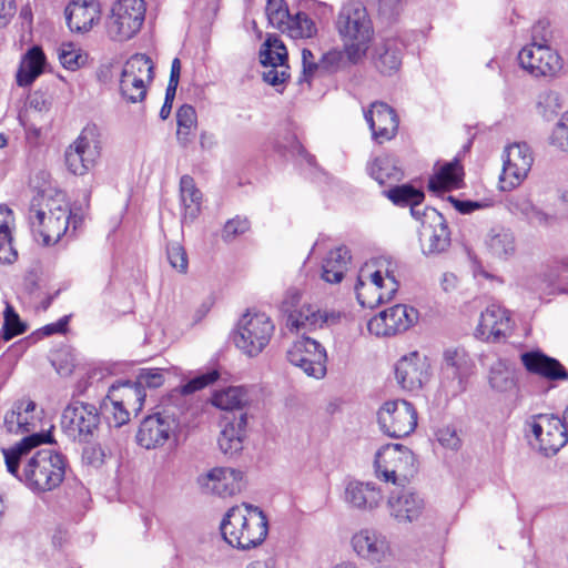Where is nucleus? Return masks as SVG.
<instances>
[{
    "mask_svg": "<svg viewBox=\"0 0 568 568\" xmlns=\"http://www.w3.org/2000/svg\"><path fill=\"white\" fill-rule=\"evenodd\" d=\"M53 442L50 432L32 433L3 450L7 470L36 494L54 490L65 478L69 468L65 455L50 448L32 453L40 445Z\"/></svg>",
    "mask_w": 568,
    "mask_h": 568,
    "instance_id": "obj_1",
    "label": "nucleus"
},
{
    "mask_svg": "<svg viewBox=\"0 0 568 568\" xmlns=\"http://www.w3.org/2000/svg\"><path fill=\"white\" fill-rule=\"evenodd\" d=\"M220 529L230 546L242 550L251 549L266 538L267 518L258 507L243 504L227 510Z\"/></svg>",
    "mask_w": 568,
    "mask_h": 568,
    "instance_id": "obj_2",
    "label": "nucleus"
},
{
    "mask_svg": "<svg viewBox=\"0 0 568 568\" xmlns=\"http://www.w3.org/2000/svg\"><path fill=\"white\" fill-rule=\"evenodd\" d=\"M336 28L345 44L351 47L352 58L362 60L374 36L366 8L358 1L345 3L338 12Z\"/></svg>",
    "mask_w": 568,
    "mask_h": 568,
    "instance_id": "obj_3",
    "label": "nucleus"
},
{
    "mask_svg": "<svg viewBox=\"0 0 568 568\" xmlns=\"http://www.w3.org/2000/svg\"><path fill=\"white\" fill-rule=\"evenodd\" d=\"M302 294L300 290L291 287L286 291L281 303V311L287 315L286 325L291 329L313 331L336 324L341 315L334 311H322L316 305H301Z\"/></svg>",
    "mask_w": 568,
    "mask_h": 568,
    "instance_id": "obj_4",
    "label": "nucleus"
},
{
    "mask_svg": "<svg viewBox=\"0 0 568 568\" xmlns=\"http://www.w3.org/2000/svg\"><path fill=\"white\" fill-rule=\"evenodd\" d=\"M100 424L101 416L97 406L81 400L71 402L60 419L62 433L80 444L92 443L98 437Z\"/></svg>",
    "mask_w": 568,
    "mask_h": 568,
    "instance_id": "obj_5",
    "label": "nucleus"
},
{
    "mask_svg": "<svg viewBox=\"0 0 568 568\" xmlns=\"http://www.w3.org/2000/svg\"><path fill=\"white\" fill-rule=\"evenodd\" d=\"M44 196L38 194L31 200L29 224L33 233L42 237L43 245L58 243L70 225V212L67 205L50 206L47 212L42 202Z\"/></svg>",
    "mask_w": 568,
    "mask_h": 568,
    "instance_id": "obj_6",
    "label": "nucleus"
},
{
    "mask_svg": "<svg viewBox=\"0 0 568 568\" xmlns=\"http://www.w3.org/2000/svg\"><path fill=\"white\" fill-rule=\"evenodd\" d=\"M374 466L378 478L396 484L414 475L415 455L402 444H387L377 450Z\"/></svg>",
    "mask_w": 568,
    "mask_h": 568,
    "instance_id": "obj_7",
    "label": "nucleus"
},
{
    "mask_svg": "<svg viewBox=\"0 0 568 568\" xmlns=\"http://www.w3.org/2000/svg\"><path fill=\"white\" fill-rule=\"evenodd\" d=\"M144 0H118L106 18L108 36L114 41H125L135 36L145 18Z\"/></svg>",
    "mask_w": 568,
    "mask_h": 568,
    "instance_id": "obj_8",
    "label": "nucleus"
},
{
    "mask_svg": "<svg viewBox=\"0 0 568 568\" xmlns=\"http://www.w3.org/2000/svg\"><path fill=\"white\" fill-rule=\"evenodd\" d=\"M180 427L179 415L171 408L145 416L140 423L135 439L145 449L162 447Z\"/></svg>",
    "mask_w": 568,
    "mask_h": 568,
    "instance_id": "obj_9",
    "label": "nucleus"
},
{
    "mask_svg": "<svg viewBox=\"0 0 568 568\" xmlns=\"http://www.w3.org/2000/svg\"><path fill=\"white\" fill-rule=\"evenodd\" d=\"M274 324L264 313L245 314L239 323L233 339L240 349L248 356L258 355L270 343Z\"/></svg>",
    "mask_w": 568,
    "mask_h": 568,
    "instance_id": "obj_10",
    "label": "nucleus"
},
{
    "mask_svg": "<svg viewBox=\"0 0 568 568\" xmlns=\"http://www.w3.org/2000/svg\"><path fill=\"white\" fill-rule=\"evenodd\" d=\"M100 130L95 124L85 125L78 139L64 154L68 170L75 175H84L100 156Z\"/></svg>",
    "mask_w": 568,
    "mask_h": 568,
    "instance_id": "obj_11",
    "label": "nucleus"
},
{
    "mask_svg": "<svg viewBox=\"0 0 568 568\" xmlns=\"http://www.w3.org/2000/svg\"><path fill=\"white\" fill-rule=\"evenodd\" d=\"M381 430L394 438L408 436L417 426V412L405 399L386 402L377 413Z\"/></svg>",
    "mask_w": 568,
    "mask_h": 568,
    "instance_id": "obj_12",
    "label": "nucleus"
},
{
    "mask_svg": "<svg viewBox=\"0 0 568 568\" xmlns=\"http://www.w3.org/2000/svg\"><path fill=\"white\" fill-rule=\"evenodd\" d=\"M520 67L535 78H554L562 69V59L557 51L545 41L538 42L534 36L532 42L518 53Z\"/></svg>",
    "mask_w": 568,
    "mask_h": 568,
    "instance_id": "obj_13",
    "label": "nucleus"
},
{
    "mask_svg": "<svg viewBox=\"0 0 568 568\" xmlns=\"http://www.w3.org/2000/svg\"><path fill=\"white\" fill-rule=\"evenodd\" d=\"M529 426L545 456L556 455L568 442V423L564 415L560 418L554 414H538L532 416Z\"/></svg>",
    "mask_w": 568,
    "mask_h": 568,
    "instance_id": "obj_14",
    "label": "nucleus"
},
{
    "mask_svg": "<svg viewBox=\"0 0 568 568\" xmlns=\"http://www.w3.org/2000/svg\"><path fill=\"white\" fill-rule=\"evenodd\" d=\"M287 361L300 367L307 376L323 378L326 374L325 348L311 337H303L287 351Z\"/></svg>",
    "mask_w": 568,
    "mask_h": 568,
    "instance_id": "obj_15",
    "label": "nucleus"
},
{
    "mask_svg": "<svg viewBox=\"0 0 568 568\" xmlns=\"http://www.w3.org/2000/svg\"><path fill=\"white\" fill-rule=\"evenodd\" d=\"M417 318V310L404 304H396L371 318L367 328L376 336H392L407 331Z\"/></svg>",
    "mask_w": 568,
    "mask_h": 568,
    "instance_id": "obj_16",
    "label": "nucleus"
},
{
    "mask_svg": "<svg viewBox=\"0 0 568 568\" xmlns=\"http://www.w3.org/2000/svg\"><path fill=\"white\" fill-rule=\"evenodd\" d=\"M504 153L500 187L506 191L521 183L530 171L534 159L527 143H514L506 148Z\"/></svg>",
    "mask_w": 568,
    "mask_h": 568,
    "instance_id": "obj_17",
    "label": "nucleus"
},
{
    "mask_svg": "<svg viewBox=\"0 0 568 568\" xmlns=\"http://www.w3.org/2000/svg\"><path fill=\"white\" fill-rule=\"evenodd\" d=\"M424 215L429 223H423L420 246L425 255H438L450 246V232L443 214L436 209H426Z\"/></svg>",
    "mask_w": 568,
    "mask_h": 568,
    "instance_id": "obj_18",
    "label": "nucleus"
},
{
    "mask_svg": "<svg viewBox=\"0 0 568 568\" xmlns=\"http://www.w3.org/2000/svg\"><path fill=\"white\" fill-rule=\"evenodd\" d=\"M364 118L368 123L373 140L383 144L395 138L398 131L399 119L395 110L385 102H373L368 110L364 111Z\"/></svg>",
    "mask_w": 568,
    "mask_h": 568,
    "instance_id": "obj_19",
    "label": "nucleus"
},
{
    "mask_svg": "<svg viewBox=\"0 0 568 568\" xmlns=\"http://www.w3.org/2000/svg\"><path fill=\"white\" fill-rule=\"evenodd\" d=\"M243 473L230 467H215L197 478V483L205 494L217 496H232L242 488Z\"/></svg>",
    "mask_w": 568,
    "mask_h": 568,
    "instance_id": "obj_20",
    "label": "nucleus"
},
{
    "mask_svg": "<svg viewBox=\"0 0 568 568\" xmlns=\"http://www.w3.org/2000/svg\"><path fill=\"white\" fill-rule=\"evenodd\" d=\"M390 516L399 524H408L419 519L425 503L424 499L409 488L393 490L387 499Z\"/></svg>",
    "mask_w": 568,
    "mask_h": 568,
    "instance_id": "obj_21",
    "label": "nucleus"
},
{
    "mask_svg": "<svg viewBox=\"0 0 568 568\" xmlns=\"http://www.w3.org/2000/svg\"><path fill=\"white\" fill-rule=\"evenodd\" d=\"M428 368L426 358H422L418 352H413L397 362L395 366L396 381L403 389L418 390L429 378Z\"/></svg>",
    "mask_w": 568,
    "mask_h": 568,
    "instance_id": "obj_22",
    "label": "nucleus"
},
{
    "mask_svg": "<svg viewBox=\"0 0 568 568\" xmlns=\"http://www.w3.org/2000/svg\"><path fill=\"white\" fill-rule=\"evenodd\" d=\"M64 16L72 32H88L100 20V2L99 0H71L65 7Z\"/></svg>",
    "mask_w": 568,
    "mask_h": 568,
    "instance_id": "obj_23",
    "label": "nucleus"
},
{
    "mask_svg": "<svg viewBox=\"0 0 568 568\" xmlns=\"http://www.w3.org/2000/svg\"><path fill=\"white\" fill-rule=\"evenodd\" d=\"M520 359L524 367L531 374L548 381H568V369L558 359L539 349L523 353Z\"/></svg>",
    "mask_w": 568,
    "mask_h": 568,
    "instance_id": "obj_24",
    "label": "nucleus"
},
{
    "mask_svg": "<svg viewBox=\"0 0 568 568\" xmlns=\"http://www.w3.org/2000/svg\"><path fill=\"white\" fill-rule=\"evenodd\" d=\"M511 329V318L507 310L497 304H490L481 312L477 334L493 342L506 337Z\"/></svg>",
    "mask_w": 568,
    "mask_h": 568,
    "instance_id": "obj_25",
    "label": "nucleus"
},
{
    "mask_svg": "<svg viewBox=\"0 0 568 568\" xmlns=\"http://www.w3.org/2000/svg\"><path fill=\"white\" fill-rule=\"evenodd\" d=\"M404 44L397 38H387L374 47L372 62L383 75L396 73L402 65Z\"/></svg>",
    "mask_w": 568,
    "mask_h": 568,
    "instance_id": "obj_26",
    "label": "nucleus"
},
{
    "mask_svg": "<svg viewBox=\"0 0 568 568\" xmlns=\"http://www.w3.org/2000/svg\"><path fill=\"white\" fill-rule=\"evenodd\" d=\"M383 500L381 489L373 483L353 480L345 488V501L359 510H373Z\"/></svg>",
    "mask_w": 568,
    "mask_h": 568,
    "instance_id": "obj_27",
    "label": "nucleus"
},
{
    "mask_svg": "<svg viewBox=\"0 0 568 568\" xmlns=\"http://www.w3.org/2000/svg\"><path fill=\"white\" fill-rule=\"evenodd\" d=\"M247 415L241 413L239 418L227 423L217 438L220 450L227 457L237 456L243 450L246 438Z\"/></svg>",
    "mask_w": 568,
    "mask_h": 568,
    "instance_id": "obj_28",
    "label": "nucleus"
},
{
    "mask_svg": "<svg viewBox=\"0 0 568 568\" xmlns=\"http://www.w3.org/2000/svg\"><path fill=\"white\" fill-rule=\"evenodd\" d=\"M354 550L362 557L381 561L388 546L385 537L372 529H363L352 538Z\"/></svg>",
    "mask_w": 568,
    "mask_h": 568,
    "instance_id": "obj_29",
    "label": "nucleus"
},
{
    "mask_svg": "<svg viewBox=\"0 0 568 568\" xmlns=\"http://www.w3.org/2000/svg\"><path fill=\"white\" fill-rule=\"evenodd\" d=\"M47 59L43 50L38 47H31L22 57L18 72L17 84L19 87L31 85L38 77L44 71Z\"/></svg>",
    "mask_w": 568,
    "mask_h": 568,
    "instance_id": "obj_30",
    "label": "nucleus"
},
{
    "mask_svg": "<svg viewBox=\"0 0 568 568\" xmlns=\"http://www.w3.org/2000/svg\"><path fill=\"white\" fill-rule=\"evenodd\" d=\"M443 369L446 374L452 375L457 381V385L453 392L454 395L465 392V379L469 371V358L464 348H447L444 354Z\"/></svg>",
    "mask_w": 568,
    "mask_h": 568,
    "instance_id": "obj_31",
    "label": "nucleus"
},
{
    "mask_svg": "<svg viewBox=\"0 0 568 568\" xmlns=\"http://www.w3.org/2000/svg\"><path fill=\"white\" fill-rule=\"evenodd\" d=\"M146 394L135 381H121L113 384L108 394V398H115L128 408L135 413L143 407Z\"/></svg>",
    "mask_w": 568,
    "mask_h": 568,
    "instance_id": "obj_32",
    "label": "nucleus"
},
{
    "mask_svg": "<svg viewBox=\"0 0 568 568\" xmlns=\"http://www.w3.org/2000/svg\"><path fill=\"white\" fill-rule=\"evenodd\" d=\"M180 200L184 209L183 222H193L201 211L202 192L195 186L194 179L187 174L180 179Z\"/></svg>",
    "mask_w": 568,
    "mask_h": 568,
    "instance_id": "obj_33",
    "label": "nucleus"
},
{
    "mask_svg": "<svg viewBox=\"0 0 568 568\" xmlns=\"http://www.w3.org/2000/svg\"><path fill=\"white\" fill-rule=\"evenodd\" d=\"M351 262V253L346 246L329 251L323 262L322 278L327 283H339Z\"/></svg>",
    "mask_w": 568,
    "mask_h": 568,
    "instance_id": "obj_34",
    "label": "nucleus"
},
{
    "mask_svg": "<svg viewBox=\"0 0 568 568\" xmlns=\"http://www.w3.org/2000/svg\"><path fill=\"white\" fill-rule=\"evenodd\" d=\"M367 171L368 174L381 185L398 182L404 176V172L398 165L397 160L388 154L375 158L367 165Z\"/></svg>",
    "mask_w": 568,
    "mask_h": 568,
    "instance_id": "obj_35",
    "label": "nucleus"
},
{
    "mask_svg": "<svg viewBox=\"0 0 568 568\" xmlns=\"http://www.w3.org/2000/svg\"><path fill=\"white\" fill-rule=\"evenodd\" d=\"M212 405L222 410H242L251 402L248 389L244 386H230L215 390L212 396Z\"/></svg>",
    "mask_w": 568,
    "mask_h": 568,
    "instance_id": "obj_36",
    "label": "nucleus"
},
{
    "mask_svg": "<svg viewBox=\"0 0 568 568\" xmlns=\"http://www.w3.org/2000/svg\"><path fill=\"white\" fill-rule=\"evenodd\" d=\"M463 176V168L458 160L445 163L429 179L428 189L432 192L447 191L457 187Z\"/></svg>",
    "mask_w": 568,
    "mask_h": 568,
    "instance_id": "obj_37",
    "label": "nucleus"
},
{
    "mask_svg": "<svg viewBox=\"0 0 568 568\" xmlns=\"http://www.w3.org/2000/svg\"><path fill=\"white\" fill-rule=\"evenodd\" d=\"M485 243L488 252L497 258H506L515 252V237L513 233L501 226L490 229Z\"/></svg>",
    "mask_w": 568,
    "mask_h": 568,
    "instance_id": "obj_38",
    "label": "nucleus"
},
{
    "mask_svg": "<svg viewBox=\"0 0 568 568\" xmlns=\"http://www.w3.org/2000/svg\"><path fill=\"white\" fill-rule=\"evenodd\" d=\"M361 60H355L351 55V47L345 44V50L332 49L325 52L317 62L318 70L326 73H336L351 65L357 64Z\"/></svg>",
    "mask_w": 568,
    "mask_h": 568,
    "instance_id": "obj_39",
    "label": "nucleus"
},
{
    "mask_svg": "<svg viewBox=\"0 0 568 568\" xmlns=\"http://www.w3.org/2000/svg\"><path fill=\"white\" fill-rule=\"evenodd\" d=\"M261 63L268 67L284 68L287 61V51L276 36H268L260 51Z\"/></svg>",
    "mask_w": 568,
    "mask_h": 568,
    "instance_id": "obj_40",
    "label": "nucleus"
},
{
    "mask_svg": "<svg viewBox=\"0 0 568 568\" xmlns=\"http://www.w3.org/2000/svg\"><path fill=\"white\" fill-rule=\"evenodd\" d=\"M282 32L292 39H308L317 33V28L307 13L297 11L291 16Z\"/></svg>",
    "mask_w": 568,
    "mask_h": 568,
    "instance_id": "obj_41",
    "label": "nucleus"
},
{
    "mask_svg": "<svg viewBox=\"0 0 568 568\" xmlns=\"http://www.w3.org/2000/svg\"><path fill=\"white\" fill-rule=\"evenodd\" d=\"M384 194L397 206L422 204L425 199L424 191L415 187L410 183L392 186L387 191H384Z\"/></svg>",
    "mask_w": 568,
    "mask_h": 568,
    "instance_id": "obj_42",
    "label": "nucleus"
},
{
    "mask_svg": "<svg viewBox=\"0 0 568 568\" xmlns=\"http://www.w3.org/2000/svg\"><path fill=\"white\" fill-rule=\"evenodd\" d=\"M196 112L190 104H183L176 112V139L180 145L186 146L193 138V130L196 126Z\"/></svg>",
    "mask_w": 568,
    "mask_h": 568,
    "instance_id": "obj_43",
    "label": "nucleus"
},
{
    "mask_svg": "<svg viewBox=\"0 0 568 568\" xmlns=\"http://www.w3.org/2000/svg\"><path fill=\"white\" fill-rule=\"evenodd\" d=\"M489 385L493 389L504 393L515 388L514 372L505 361L498 359L489 371Z\"/></svg>",
    "mask_w": 568,
    "mask_h": 568,
    "instance_id": "obj_44",
    "label": "nucleus"
},
{
    "mask_svg": "<svg viewBox=\"0 0 568 568\" xmlns=\"http://www.w3.org/2000/svg\"><path fill=\"white\" fill-rule=\"evenodd\" d=\"M122 77H135L141 80L145 79L152 81L153 79V64L151 59L145 54H134L124 64Z\"/></svg>",
    "mask_w": 568,
    "mask_h": 568,
    "instance_id": "obj_45",
    "label": "nucleus"
},
{
    "mask_svg": "<svg viewBox=\"0 0 568 568\" xmlns=\"http://www.w3.org/2000/svg\"><path fill=\"white\" fill-rule=\"evenodd\" d=\"M220 377V373L216 369H211L206 373H203L201 375H197L186 382L185 384L181 385L179 388H175L170 394V399L173 397H178L180 395H191L197 390L203 389L204 387L213 384L216 382Z\"/></svg>",
    "mask_w": 568,
    "mask_h": 568,
    "instance_id": "obj_46",
    "label": "nucleus"
},
{
    "mask_svg": "<svg viewBox=\"0 0 568 568\" xmlns=\"http://www.w3.org/2000/svg\"><path fill=\"white\" fill-rule=\"evenodd\" d=\"M120 93L130 103L141 102L146 95L145 82L140 78L121 75Z\"/></svg>",
    "mask_w": 568,
    "mask_h": 568,
    "instance_id": "obj_47",
    "label": "nucleus"
},
{
    "mask_svg": "<svg viewBox=\"0 0 568 568\" xmlns=\"http://www.w3.org/2000/svg\"><path fill=\"white\" fill-rule=\"evenodd\" d=\"M27 331V324L23 323L14 308L7 304L3 312V325L1 329V337L8 342L13 337L23 334Z\"/></svg>",
    "mask_w": 568,
    "mask_h": 568,
    "instance_id": "obj_48",
    "label": "nucleus"
},
{
    "mask_svg": "<svg viewBox=\"0 0 568 568\" xmlns=\"http://www.w3.org/2000/svg\"><path fill=\"white\" fill-rule=\"evenodd\" d=\"M265 13L268 22L281 32L292 16L284 0H267Z\"/></svg>",
    "mask_w": 568,
    "mask_h": 568,
    "instance_id": "obj_49",
    "label": "nucleus"
},
{
    "mask_svg": "<svg viewBox=\"0 0 568 568\" xmlns=\"http://www.w3.org/2000/svg\"><path fill=\"white\" fill-rule=\"evenodd\" d=\"M58 58L62 67L71 71L78 70L87 61V55L82 54L73 43H62L58 50Z\"/></svg>",
    "mask_w": 568,
    "mask_h": 568,
    "instance_id": "obj_50",
    "label": "nucleus"
},
{
    "mask_svg": "<svg viewBox=\"0 0 568 568\" xmlns=\"http://www.w3.org/2000/svg\"><path fill=\"white\" fill-rule=\"evenodd\" d=\"M251 227V223L246 217L235 216L223 226L222 230V240L224 242H232L237 236L246 233Z\"/></svg>",
    "mask_w": 568,
    "mask_h": 568,
    "instance_id": "obj_51",
    "label": "nucleus"
},
{
    "mask_svg": "<svg viewBox=\"0 0 568 568\" xmlns=\"http://www.w3.org/2000/svg\"><path fill=\"white\" fill-rule=\"evenodd\" d=\"M166 256L170 265L180 273H186L189 267L187 254L180 243H170L166 246Z\"/></svg>",
    "mask_w": 568,
    "mask_h": 568,
    "instance_id": "obj_52",
    "label": "nucleus"
},
{
    "mask_svg": "<svg viewBox=\"0 0 568 568\" xmlns=\"http://www.w3.org/2000/svg\"><path fill=\"white\" fill-rule=\"evenodd\" d=\"M164 369L162 368H141L136 375L135 382L140 387L158 388L164 383Z\"/></svg>",
    "mask_w": 568,
    "mask_h": 568,
    "instance_id": "obj_53",
    "label": "nucleus"
},
{
    "mask_svg": "<svg viewBox=\"0 0 568 568\" xmlns=\"http://www.w3.org/2000/svg\"><path fill=\"white\" fill-rule=\"evenodd\" d=\"M551 143L568 152V111L561 115L560 121L556 124L551 134Z\"/></svg>",
    "mask_w": 568,
    "mask_h": 568,
    "instance_id": "obj_54",
    "label": "nucleus"
},
{
    "mask_svg": "<svg viewBox=\"0 0 568 568\" xmlns=\"http://www.w3.org/2000/svg\"><path fill=\"white\" fill-rule=\"evenodd\" d=\"M436 437L438 443L448 449L456 450L460 447L462 440L459 436L457 435V432L455 428L446 426L443 428H439L436 433Z\"/></svg>",
    "mask_w": 568,
    "mask_h": 568,
    "instance_id": "obj_55",
    "label": "nucleus"
},
{
    "mask_svg": "<svg viewBox=\"0 0 568 568\" xmlns=\"http://www.w3.org/2000/svg\"><path fill=\"white\" fill-rule=\"evenodd\" d=\"M407 0H379L378 12L388 20L396 19L403 11Z\"/></svg>",
    "mask_w": 568,
    "mask_h": 568,
    "instance_id": "obj_56",
    "label": "nucleus"
},
{
    "mask_svg": "<svg viewBox=\"0 0 568 568\" xmlns=\"http://www.w3.org/2000/svg\"><path fill=\"white\" fill-rule=\"evenodd\" d=\"M538 104L545 109L544 115H547V112L555 114L562 108L560 94L551 90L540 95Z\"/></svg>",
    "mask_w": 568,
    "mask_h": 568,
    "instance_id": "obj_57",
    "label": "nucleus"
},
{
    "mask_svg": "<svg viewBox=\"0 0 568 568\" xmlns=\"http://www.w3.org/2000/svg\"><path fill=\"white\" fill-rule=\"evenodd\" d=\"M278 68L280 67H270V69L263 73V80L273 87L284 84L290 78L287 72L288 65L285 63L284 68L280 70Z\"/></svg>",
    "mask_w": 568,
    "mask_h": 568,
    "instance_id": "obj_58",
    "label": "nucleus"
},
{
    "mask_svg": "<svg viewBox=\"0 0 568 568\" xmlns=\"http://www.w3.org/2000/svg\"><path fill=\"white\" fill-rule=\"evenodd\" d=\"M104 450L101 446L92 445L83 448L82 460L91 466L99 467L104 462Z\"/></svg>",
    "mask_w": 568,
    "mask_h": 568,
    "instance_id": "obj_59",
    "label": "nucleus"
},
{
    "mask_svg": "<svg viewBox=\"0 0 568 568\" xmlns=\"http://www.w3.org/2000/svg\"><path fill=\"white\" fill-rule=\"evenodd\" d=\"M303 78L300 80L310 82V79L318 71L317 62L314 61V54L310 49L302 50Z\"/></svg>",
    "mask_w": 568,
    "mask_h": 568,
    "instance_id": "obj_60",
    "label": "nucleus"
},
{
    "mask_svg": "<svg viewBox=\"0 0 568 568\" xmlns=\"http://www.w3.org/2000/svg\"><path fill=\"white\" fill-rule=\"evenodd\" d=\"M277 148L287 150L292 154H298L303 156L310 165H313L315 162V158L306 152L295 135L288 134V144H277Z\"/></svg>",
    "mask_w": 568,
    "mask_h": 568,
    "instance_id": "obj_61",
    "label": "nucleus"
},
{
    "mask_svg": "<svg viewBox=\"0 0 568 568\" xmlns=\"http://www.w3.org/2000/svg\"><path fill=\"white\" fill-rule=\"evenodd\" d=\"M13 212L6 204H0V239H6L11 234V224H13Z\"/></svg>",
    "mask_w": 568,
    "mask_h": 568,
    "instance_id": "obj_62",
    "label": "nucleus"
},
{
    "mask_svg": "<svg viewBox=\"0 0 568 568\" xmlns=\"http://www.w3.org/2000/svg\"><path fill=\"white\" fill-rule=\"evenodd\" d=\"M22 414L19 409H17L16 404L13 403L11 410L7 412L4 416V427L9 433L21 434V418L19 417Z\"/></svg>",
    "mask_w": 568,
    "mask_h": 568,
    "instance_id": "obj_63",
    "label": "nucleus"
},
{
    "mask_svg": "<svg viewBox=\"0 0 568 568\" xmlns=\"http://www.w3.org/2000/svg\"><path fill=\"white\" fill-rule=\"evenodd\" d=\"M17 251L12 246V235L0 239V262L12 263L17 260Z\"/></svg>",
    "mask_w": 568,
    "mask_h": 568,
    "instance_id": "obj_64",
    "label": "nucleus"
}]
</instances>
